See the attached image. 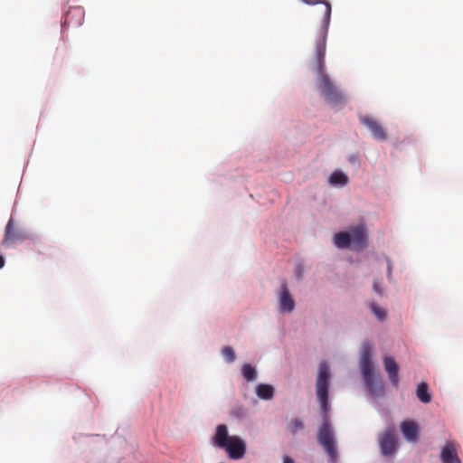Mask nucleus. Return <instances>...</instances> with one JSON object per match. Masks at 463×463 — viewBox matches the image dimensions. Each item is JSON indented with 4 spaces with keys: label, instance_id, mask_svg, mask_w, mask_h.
Returning <instances> with one entry per match:
<instances>
[{
    "label": "nucleus",
    "instance_id": "1",
    "mask_svg": "<svg viewBox=\"0 0 463 463\" xmlns=\"http://www.w3.org/2000/svg\"><path fill=\"white\" fill-rule=\"evenodd\" d=\"M307 5L322 4L321 39L316 47V70L318 74V88L325 99L333 105L345 102L343 92L331 81L325 71L326 41L331 18V5L325 0H303Z\"/></svg>",
    "mask_w": 463,
    "mask_h": 463
},
{
    "label": "nucleus",
    "instance_id": "2",
    "mask_svg": "<svg viewBox=\"0 0 463 463\" xmlns=\"http://www.w3.org/2000/svg\"><path fill=\"white\" fill-rule=\"evenodd\" d=\"M329 380V367L326 362H322L318 367L316 387L317 395L321 403V410L324 414V420L317 431V440L329 458L335 461L337 456L335 439L332 427L327 420Z\"/></svg>",
    "mask_w": 463,
    "mask_h": 463
},
{
    "label": "nucleus",
    "instance_id": "3",
    "mask_svg": "<svg viewBox=\"0 0 463 463\" xmlns=\"http://www.w3.org/2000/svg\"><path fill=\"white\" fill-rule=\"evenodd\" d=\"M213 446L223 449L230 458L238 460L244 457L246 453V442L239 436H230L228 428L225 424H220L216 427L215 434L213 437Z\"/></svg>",
    "mask_w": 463,
    "mask_h": 463
},
{
    "label": "nucleus",
    "instance_id": "4",
    "mask_svg": "<svg viewBox=\"0 0 463 463\" xmlns=\"http://www.w3.org/2000/svg\"><path fill=\"white\" fill-rule=\"evenodd\" d=\"M372 350L369 345H364L361 355L360 365L364 381L367 390L372 395L383 393L382 383L374 373L373 364L371 361Z\"/></svg>",
    "mask_w": 463,
    "mask_h": 463
},
{
    "label": "nucleus",
    "instance_id": "5",
    "mask_svg": "<svg viewBox=\"0 0 463 463\" xmlns=\"http://www.w3.org/2000/svg\"><path fill=\"white\" fill-rule=\"evenodd\" d=\"M30 237L29 233L23 227L15 224L14 220L11 217L5 226V236L2 241L4 246L9 247L16 242H21Z\"/></svg>",
    "mask_w": 463,
    "mask_h": 463
},
{
    "label": "nucleus",
    "instance_id": "6",
    "mask_svg": "<svg viewBox=\"0 0 463 463\" xmlns=\"http://www.w3.org/2000/svg\"><path fill=\"white\" fill-rule=\"evenodd\" d=\"M351 246L354 250H362L366 245V230L363 224L349 229Z\"/></svg>",
    "mask_w": 463,
    "mask_h": 463
},
{
    "label": "nucleus",
    "instance_id": "7",
    "mask_svg": "<svg viewBox=\"0 0 463 463\" xmlns=\"http://www.w3.org/2000/svg\"><path fill=\"white\" fill-rule=\"evenodd\" d=\"M360 121L370 130L375 139L385 140L387 138V133L383 126L371 116L365 115L360 117Z\"/></svg>",
    "mask_w": 463,
    "mask_h": 463
},
{
    "label": "nucleus",
    "instance_id": "8",
    "mask_svg": "<svg viewBox=\"0 0 463 463\" xmlns=\"http://www.w3.org/2000/svg\"><path fill=\"white\" fill-rule=\"evenodd\" d=\"M279 304L281 312L290 313L295 308V301L288 290V284L284 280L280 284V290L279 292Z\"/></svg>",
    "mask_w": 463,
    "mask_h": 463
},
{
    "label": "nucleus",
    "instance_id": "9",
    "mask_svg": "<svg viewBox=\"0 0 463 463\" xmlns=\"http://www.w3.org/2000/svg\"><path fill=\"white\" fill-rule=\"evenodd\" d=\"M380 447L384 456H391L397 449V438L393 430H386L380 439Z\"/></svg>",
    "mask_w": 463,
    "mask_h": 463
},
{
    "label": "nucleus",
    "instance_id": "10",
    "mask_svg": "<svg viewBox=\"0 0 463 463\" xmlns=\"http://www.w3.org/2000/svg\"><path fill=\"white\" fill-rule=\"evenodd\" d=\"M458 444L455 441H448L440 452V460L442 463H461L458 456Z\"/></svg>",
    "mask_w": 463,
    "mask_h": 463
},
{
    "label": "nucleus",
    "instance_id": "11",
    "mask_svg": "<svg viewBox=\"0 0 463 463\" xmlns=\"http://www.w3.org/2000/svg\"><path fill=\"white\" fill-rule=\"evenodd\" d=\"M401 430L408 441L416 442L419 436V425L413 420H404L401 424Z\"/></svg>",
    "mask_w": 463,
    "mask_h": 463
},
{
    "label": "nucleus",
    "instance_id": "12",
    "mask_svg": "<svg viewBox=\"0 0 463 463\" xmlns=\"http://www.w3.org/2000/svg\"><path fill=\"white\" fill-rule=\"evenodd\" d=\"M384 369L389 375V379L393 386L399 385V367L393 358L386 356L383 359Z\"/></svg>",
    "mask_w": 463,
    "mask_h": 463
},
{
    "label": "nucleus",
    "instance_id": "13",
    "mask_svg": "<svg viewBox=\"0 0 463 463\" xmlns=\"http://www.w3.org/2000/svg\"><path fill=\"white\" fill-rule=\"evenodd\" d=\"M256 394L262 400H270L274 395V388L269 384L260 383L256 387Z\"/></svg>",
    "mask_w": 463,
    "mask_h": 463
},
{
    "label": "nucleus",
    "instance_id": "14",
    "mask_svg": "<svg viewBox=\"0 0 463 463\" xmlns=\"http://www.w3.org/2000/svg\"><path fill=\"white\" fill-rule=\"evenodd\" d=\"M335 244L339 249H346L351 246V238L349 232H341L335 235L334 237Z\"/></svg>",
    "mask_w": 463,
    "mask_h": 463
},
{
    "label": "nucleus",
    "instance_id": "15",
    "mask_svg": "<svg viewBox=\"0 0 463 463\" xmlns=\"http://www.w3.org/2000/svg\"><path fill=\"white\" fill-rule=\"evenodd\" d=\"M329 183L332 185L344 186L348 183V177L341 171H335L329 176Z\"/></svg>",
    "mask_w": 463,
    "mask_h": 463
},
{
    "label": "nucleus",
    "instance_id": "16",
    "mask_svg": "<svg viewBox=\"0 0 463 463\" xmlns=\"http://www.w3.org/2000/svg\"><path fill=\"white\" fill-rule=\"evenodd\" d=\"M417 397L423 403H429L431 401V396L428 392V384L426 383H421L418 385Z\"/></svg>",
    "mask_w": 463,
    "mask_h": 463
},
{
    "label": "nucleus",
    "instance_id": "17",
    "mask_svg": "<svg viewBox=\"0 0 463 463\" xmlns=\"http://www.w3.org/2000/svg\"><path fill=\"white\" fill-rule=\"evenodd\" d=\"M241 373L248 382L254 381L257 378L256 369L249 364L242 366Z\"/></svg>",
    "mask_w": 463,
    "mask_h": 463
},
{
    "label": "nucleus",
    "instance_id": "18",
    "mask_svg": "<svg viewBox=\"0 0 463 463\" xmlns=\"http://www.w3.org/2000/svg\"><path fill=\"white\" fill-rule=\"evenodd\" d=\"M304 428V424L301 420L294 419L288 424V430L295 435L298 430Z\"/></svg>",
    "mask_w": 463,
    "mask_h": 463
},
{
    "label": "nucleus",
    "instance_id": "19",
    "mask_svg": "<svg viewBox=\"0 0 463 463\" xmlns=\"http://www.w3.org/2000/svg\"><path fill=\"white\" fill-rule=\"evenodd\" d=\"M222 354L226 359L228 363H232L236 359V354L232 347L224 346L222 349Z\"/></svg>",
    "mask_w": 463,
    "mask_h": 463
},
{
    "label": "nucleus",
    "instance_id": "20",
    "mask_svg": "<svg viewBox=\"0 0 463 463\" xmlns=\"http://www.w3.org/2000/svg\"><path fill=\"white\" fill-rule=\"evenodd\" d=\"M371 310L379 320H384L386 318V311L383 308L377 306L375 303L371 304Z\"/></svg>",
    "mask_w": 463,
    "mask_h": 463
},
{
    "label": "nucleus",
    "instance_id": "21",
    "mask_svg": "<svg viewBox=\"0 0 463 463\" xmlns=\"http://www.w3.org/2000/svg\"><path fill=\"white\" fill-rule=\"evenodd\" d=\"M72 14H75L76 15H79V16H82V11L80 9V8H74L73 10L70 11L67 15H66V20H65V23L68 22L70 16Z\"/></svg>",
    "mask_w": 463,
    "mask_h": 463
},
{
    "label": "nucleus",
    "instance_id": "22",
    "mask_svg": "<svg viewBox=\"0 0 463 463\" xmlns=\"http://www.w3.org/2000/svg\"><path fill=\"white\" fill-rule=\"evenodd\" d=\"M392 261L389 259H387V276H388L389 279H391V277H392Z\"/></svg>",
    "mask_w": 463,
    "mask_h": 463
},
{
    "label": "nucleus",
    "instance_id": "23",
    "mask_svg": "<svg viewBox=\"0 0 463 463\" xmlns=\"http://www.w3.org/2000/svg\"><path fill=\"white\" fill-rule=\"evenodd\" d=\"M373 289H374V291H375L376 293H378V294H380V295H382V294H383V288H382V287H381L380 283H379V282H377V281H374V282H373Z\"/></svg>",
    "mask_w": 463,
    "mask_h": 463
},
{
    "label": "nucleus",
    "instance_id": "24",
    "mask_svg": "<svg viewBox=\"0 0 463 463\" xmlns=\"http://www.w3.org/2000/svg\"><path fill=\"white\" fill-rule=\"evenodd\" d=\"M283 463H294L292 458H290L288 456H285L283 458Z\"/></svg>",
    "mask_w": 463,
    "mask_h": 463
},
{
    "label": "nucleus",
    "instance_id": "25",
    "mask_svg": "<svg viewBox=\"0 0 463 463\" xmlns=\"http://www.w3.org/2000/svg\"><path fill=\"white\" fill-rule=\"evenodd\" d=\"M5 260L2 255H0V269L5 266Z\"/></svg>",
    "mask_w": 463,
    "mask_h": 463
}]
</instances>
